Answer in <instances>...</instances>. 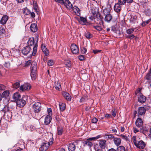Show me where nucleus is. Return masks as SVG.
I'll return each mask as SVG.
<instances>
[{"label": "nucleus", "instance_id": "f257e3e1", "mask_svg": "<svg viewBox=\"0 0 151 151\" xmlns=\"http://www.w3.org/2000/svg\"><path fill=\"white\" fill-rule=\"evenodd\" d=\"M38 40L36 39V41L35 40L33 37H31L29 38L27 42L28 46H32L33 51L32 55H31L34 56L35 55L37 51V42Z\"/></svg>", "mask_w": 151, "mask_h": 151}, {"label": "nucleus", "instance_id": "f03ea898", "mask_svg": "<svg viewBox=\"0 0 151 151\" xmlns=\"http://www.w3.org/2000/svg\"><path fill=\"white\" fill-rule=\"evenodd\" d=\"M48 139L45 141L43 142L41 145L40 150L42 151H46L49 147L51 146L53 143L54 139L53 137L48 138Z\"/></svg>", "mask_w": 151, "mask_h": 151}, {"label": "nucleus", "instance_id": "7ed1b4c3", "mask_svg": "<svg viewBox=\"0 0 151 151\" xmlns=\"http://www.w3.org/2000/svg\"><path fill=\"white\" fill-rule=\"evenodd\" d=\"M102 19L103 17L100 13L94 16V22L96 24H99L100 25L103 24Z\"/></svg>", "mask_w": 151, "mask_h": 151}, {"label": "nucleus", "instance_id": "20e7f679", "mask_svg": "<svg viewBox=\"0 0 151 151\" xmlns=\"http://www.w3.org/2000/svg\"><path fill=\"white\" fill-rule=\"evenodd\" d=\"M32 108L35 113H38L40 112L41 108V103L39 102L35 103L32 105Z\"/></svg>", "mask_w": 151, "mask_h": 151}, {"label": "nucleus", "instance_id": "39448f33", "mask_svg": "<svg viewBox=\"0 0 151 151\" xmlns=\"http://www.w3.org/2000/svg\"><path fill=\"white\" fill-rule=\"evenodd\" d=\"M143 122L142 119L140 118H138L136 120L135 122V124L136 126L138 128H140V132L143 133L144 131L142 130V126L143 125Z\"/></svg>", "mask_w": 151, "mask_h": 151}, {"label": "nucleus", "instance_id": "423d86ee", "mask_svg": "<svg viewBox=\"0 0 151 151\" xmlns=\"http://www.w3.org/2000/svg\"><path fill=\"white\" fill-rule=\"evenodd\" d=\"M70 49L72 53L74 54H77L79 51L78 47L74 44L71 45Z\"/></svg>", "mask_w": 151, "mask_h": 151}, {"label": "nucleus", "instance_id": "0eeeda50", "mask_svg": "<svg viewBox=\"0 0 151 151\" xmlns=\"http://www.w3.org/2000/svg\"><path fill=\"white\" fill-rule=\"evenodd\" d=\"M31 48L29 46H27L24 47L22 50V52L24 55H26L30 53Z\"/></svg>", "mask_w": 151, "mask_h": 151}, {"label": "nucleus", "instance_id": "6e6552de", "mask_svg": "<svg viewBox=\"0 0 151 151\" xmlns=\"http://www.w3.org/2000/svg\"><path fill=\"white\" fill-rule=\"evenodd\" d=\"M31 86L29 83H25L23 85H22L20 87L19 89L20 90L23 91L26 90H29L30 89Z\"/></svg>", "mask_w": 151, "mask_h": 151}, {"label": "nucleus", "instance_id": "1a4fd4ad", "mask_svg": "<svg viewBox=\"0 0 151 151\" xmlns=\"http://www.w3.org/2000/svg\"><path fill=\"white\" fill-rule=\"evenodd\" d=\"M16 103L18 107H22L25 105L26 104V101L23 99H21L16 101Z\"/></svg>", "mask_w": 151, "mask_h": 151}, {"label": "nucleus", "instance_id": "9d476101", "mask_svg": "<svg viewBox=\"0 0 151 151\" xmlns=\"http://www.w3.org/2000/svg\"><path fill=\"white\" fill-rule=\"evenodd\" d=\"M146 99V97L141 93H139L138 95V100L139 102L143 103L145 102Z\"/></svg>", "mask_w": 151, "mask_h": 151}, {"label": "nucleus", "instance_id": "9b49d317", "mask_svg": "<svg viewBox=\"0 0 151 151\" xmlns=\"http://www.w3.org/2000/svg\"><path fill=\"white\" fill-rule=\"evenodd\" d=\"M146 112V109L143 107H139L137 110L138 116H139L140 115L142 116Z\"/></svg>", "mask_w": 151, "mask_h": 151}, {"label": "nucleus", "instance_id": "f8f14e48", "mask_svg": "<svg viewBox=\"0 0 151 151\" xmlns=\"http://www.w3.org/2000/svg\"><path fill=\"white\" fill-rule=\"evenodd\" d=\"M135 146L140 149H143L145 146V144L143 141L140 140L138 141Z\"/></svg>", "mask_w": 151, "mask_h": 151}, {"label": "nucleus", "instance_id": "ddd939ff", "mask_svg": "<svg viewBox=\"0 0 151 151\" xmlns=\"http://www.w3.org/2000/svg\"><path fill=\"white\" fill-rule=\"evenodd\" d=\"M113 141L114 144L116 146H118L121 145V139L120 138L115 137L113 138Z\"/></svg>", "mask_w": 151, "mask_h": 151}, {"label": "nucleus", "instance_id": "4468645a", "mask_svg": "<svg viewBox=\"0 0 151 151\" xmlns=\"http://www.w3.org/2000/svg\"><path fill=\"white\" fill-rule=\"evenodd\" d=\"M51 116L50 115H47L45 118L44 123L46 125L49 124L52 120Z\"/></svg>", "mask_w": 151, "mask_h": 151}, {"label": "nucleus", "instance_id": "2eb2a0df", "mask_svg": "<svg viewBox=\"0 0 151 151\" xmlns=\"http://www.w3.org/2000/svg\"><path fill=\"white\" fill-rule=\"evenodd\" d=\"M62 4H64L66 7L68 9H70L72 7V5L69 0H64V3Z\"/></svg>", "mask_w": 151, "mask_h": 151}, {"label": "nucleus", "instance_id": "dca6fc26", "mask_svg": "<svg viewBox=\"0 0 151 151\" xmlns=\"http://www.w3.org/2000/svg\"><path fill=\"white\" fill-rule=\"evenodd\" d=\"M106 140L102 139L99 141V145L100 147L102 149H104L106 147Z\"/></svg>", "mask_w": 151, "mask_h": 151}, {"label": "nucleus", "instance_id": "f3484780", "mask_svg": "<svg viewBox=\"0 0 151 151\" xmlns=\"http://www.w3.org/2000/svg\"><path fill=\"white\" fill-rule=\"evenodd\" d=\"M121 6L122 5L117 3L114 6V10L115 12L117 13L119 12L121 9Z\"/></svg>", "mask_w": 151, "mask_h": 151}, {"label": "nucleus", "instance_id": "a211bd4d", "mask_svg": "<svg viewBox=\"0 0 151 151\" xmlns=\"http://www.w3.org/2000/svg\"><path fill=\"white\" fill-rule=\"evenodd\" d=\"M78 21L82 25H86L87 23V20L86 18L80 17L78 19Z\"/></svg>", "mask_w": 151, "mask_h": 151}, {"label": "nucleus", "instance_id": "6ab92c4d", "mask_svg": "<svg viewBox=\"0 0 151 151\" xmlns=\"http://www.w3.org/2000/svg\"><path fill=\"white\" fill-rule=\"evenodd\" d=\"M111 9V6L109 5H107L106 7L103 10L104 14H109Z\"/></svg>", "mask_w": 151, "mask_h": 151}, {"label": "nucleus", "instance_id": "aec40b11", "mask_svg": "<svg viewBox=\"0 0 151 151\" xmlns=\"http://www.w3.org/2000/svg\"><path fill=\"white\" fill-rule=\"evenodd\" d=\"M37 69V64L35 62L32 63L31 64L30 69L31 71H36Z\"/></svg>", "mask_w": 151, "mask_h": 151}, {"label": "nucleus", "instance_id": "412c9836", "mask_svg": "<svg viewBox=\"0 0 151 151\" xmlns=\"http://www.w3.org/2000/svg\"><path fill=\"white\" fill-rule=\"evenodd\" d=\"M20 97L21 96L19 93L17 92L15 93H14L12 97V98L13 100V101H16V102L20 99Z\"/></svg>", "mask_w": 151, "mask_h": 151}, {"label": "nucleus", "instance_id": "4be33fe9", "mask_svg": "<svg viewBox=\"0 0 151 151\" xmlns=\"http://www.w3.org/2000/svg\"><path fill=\"white\" fill-rule=\"evenodd\" d=\"M62 95L68 101H71V97L69 93L67 92L64 91L62 93Z\"/></svg>", "mask_w": 151, "mask_h": 151}, {"label": "nucleus", "instance_id": "5701e85b", "mask_svg": "<svg viewBox=\"0 0 151 151\" xmlns=\"http://www.w3.org/2000/svg\"><path fill=\"white\" fill-rule=\"evenodd\" d=\"M42 50L45 55L47 56L49 55V52L46 47V46L44 44H42L41 46Z\"/></svg>", "mask_w": 151, "mask_h": 151}, {"label": "nucleus", "instance_id": "b1692460", "mask_svg": "<svg viewBox=\"0 0 151 151\" xmlns=\"http://www.w3.org/2000/svg\"><path fill=\"white\" fill-rule=\"evenodd\" d=\"M30 29L31 31L34 32L37 31V24L35 23L31 24L30 27Z\"/></svg>", "mask_w": 151, "mask_h": 151}, {"label": "nucleus", "instance_id": "393cba45", "mask_svg": "<svg viewBox=\"0 0 151 151\" xmlns=\"http://www.w3.org/2000/svg\"><path fill=\"white\" fill-rule=\"evenodd\" d=\"M68 149L69 151H74L76 149V145L74 143H71L69 144Z\"/></svg>", "mask_w": 151, "mask_h": 151}, {"label": "nucleus", "instance_id": "a878e982", "mask_svg": "<svg viewBox=\"0 0 151 151\" xmlns=\"http://www.w3.org/2000/svg\"><path fill=\"white\" fill-rule=\"evenodd\" d=\"M103 137L105 139H112L114 137L113 135L109 133H106L103 134Z\"/></svg>", "mask_w": 151, "mask_h": 151}, {"label": "nucleus", "instance_id": "bb28decb", "mask_svg": "<svg viewBox=\"0 0 151 151\" xmlns=\"http://www.w3.org/2000/svg\"><path fill=\"white\" fill-rule=\"evenodd\" d=\"M104 15H105V21L108 22H109L112 19V16L109 14Z\"/></svg>", "mask_w": 151, "mask_h": 151}, {"label": "nucleus", "instance_id": "cd10ccee", "mask_svg": "<svg viewBox=\"0 0 151 151\" xmlns=\"http://www.w3.org/2000/svg\"><path fill=\"white\" fill-rule=\"evenodd\" d=\"M8 19V17L6 16H4L2 17L0 20V23L2 24H5Z\"/></svg>", "mask_w": 151, "mask_h": 151}, {"label": "nucleus", "instance_id": "c85d7f7f", "mask_svg": "<svg viewBox=\"0 0 151 151\" xmlns=\"http://www.w3.org/2000/svg\"><path fill=\"white\" fill-rule=\"evenodd\" d=\"M2 53L3 55L5 57H8L10 55V52L7 49H4L2 50Z\"/></svg>", "mask_w": 151, "mask_h": 151}, {"label": "nucleus", "instance_id": "c756f323", "mask_svg": "<svg viewBox=\"0 0 151 151\" xmlns=\"http://www.w3.org/2000/svg\"><path fill=\"white\" fill-rule=\"evenodd\" d=\"M73 10L78 16L80 15V10L77 6H74L73 7Z\"/></svg>", "mask_w": 151, "mask_h": 151}, {"label": "nucleus", "instance_id": "7c9ffc66", "mask_svg": "<svg viewBox=\"0 0 151 151\" xmlns=\"http://www.w3.org/2000/svg\"><path fill=\"white\" fill-rule=\"evenodd\" d=\"M91 13L93 16L96 15V14L99 13V9L96 8L92 9L91 10Z\"/></svg>", "mask_w": 151, "mask_h": 151}, {"label": "nucleus", "instance_id": "2f4dec72", "mask_svg": "<svg viewBox=\"0 0 151 151\" xmlns=\"http://www.w3.org/2000/svg\"><path fill=\"white\" fill-rule=\"evenodd\" d=\"M83 144H84V146L87 145L90 147L93 146L92 143L89 140H88V139L83 142Z\"/></svg>", "mask_w": 151, "mask_h": 151}, {"label": "nucleus", "instance_id": "473e14b6", "mask_svg": "<svg viewBox=\"0 0 151 151\" xmlns=\"http://www.w3.org/2000/svg\"><path fill=\"white\" fill-rule=\"evenodd\" d=\"M59 106L60 110L62 111H63L65 109V104L64 103H60Z\"/></svg>", "mask_w": 151, "mask_h": 151}, {"label": "nucleus", "instance_id": "72a5a7b5", "mask_svg": "<svg viewBox=\"0 0 151 151\" xmlns=\"http://www.w3.org/2000/svg\"><path fill=\"white\" fill-rule=\"evenodd\" d=\"M9 104H7L5 105L3 109V111L5 114L10 111V109L9 107Z\"/></svg>", "mask_w": 151, "mask_h": 151}, {"label": "nucleus", "instance_id": "f704fd0d", "mask_svg": "<svg viewBox=\"0 0 151 151\" xmlns=\"http://www.w3.org/2000/svg\"><path fill=\"white\" fill-rule=\"evenodd\" d=\"M65 66L69 68H71L72 63L69 60H66L65 62Z\"/></svg>", "mask_w": 151, "mask_h": 151}, {"label": "nucleus", "instance_id": "c9c22d12", "mask_svg": "<svg viewBox=\"0 0 151 151\" xmlns=\"http://www.w3.org/2000/svg\"><path fill=\"white\" fill-rule=\"evenodd\" d=\"M58 134V135H61L63 132V128L62 127H58L57 128Z\"/></svg>", "mask_w": 151, "mask_h": 151}, {"label": "nucleus", "instance_id": "e433bc0d", "mask_svg": "<svg viewBox=\"0 0 151 151\" xmlns=\"http://www.w3.org/2000/svg\"><path fill=\"white\" fill-rule=\"evenodd\" d=\"M30 76L32 80H35L36 78V71H31Z\"/></svg>", "mask_w": 151, "mask_h": 151}, {"label": "nucleus", "instance_id": "4c0bfd02", "mask_svg": "<svg viewBox=\"0 0 151 151\" xmlns=\"http://www.w3.org/2000/svg\"><path fill=\"white\" fill-rule=\"evenodd\" d=\"M22 11L23 13L25 15H28L30 14V11L27 8L22 9Z\"/></svg>", "mask_w": 151, "mask_h": 151}, {"label": "nucleus", "instance_id": "58836bf2", "mask_svg": "<svg viewBox=\"0 0 151 151\" xmlns=\"http://www.w3.org/2000/svg\"><path fill=\"white\" fill-rule=\"evenodd\" d=\"M85 36L88 39H90L93 37L92 35L90 32H87L84 34Z\"/></svg>", "mask_w": 151, "mask_h": 151}, {"label": "nucleus", "instance_id": "ea45409f", "mask_svg": "<svg viewBox=\"0 0 151 151\" xmlns=\"http://www.w3.org/2000/svg\"><path fill=\"white\" fill-rule=\"evenodd\" d=\"M9 94V92L8 90H6L4 91L2 93V96L5 98L8 97Z\"/></svg>", "mask_w": 151, "mask_h": 151}, {"label": "nucleus", "instance_id": "a19ab883", "mask_svg": "<svg viewBox=\"0 0 151 151\" xmlns=\"http://www.w3.org/2000/svg\"><path fill=\"white\" fill-rule=\"evenodd\" d=\"M117 151H126V149L123 146H119L116 149Z\"/></svg>", "mask_w": 151, "mask_h": 151}, {"label": "nucleus", "instance_id": "79ce46f5", "mask_svg": "<svg viewBox=\"0 0 151 151\" xmlns=\"http://www.w3.org/2000/svg\"><path fill=\"white\" fill-rule=\"evenodd\" d=\"M134 28L128 29L126 30V33L129 35H131L134 32Z\"/></svg>", "mask_w": 151, "mask_h": 151}, {"label": "nucleus", "instance_id": "37998d69", "mask_svg": "<svg viewBox=\"0 0 151 151\" xmlns=\"http://www.w3.org/2000/svg\"><path fill=\"white\" fill-rule=\"evenodd\" d=\"M61 85L60 83L58 82L55 83V88L56 90H58L59 91L61 89Z\"/></svg>", "mask_w": 151, "mask_h": 151}, {"label": "nucleus", "instance_id": "c03bdc74", "mask_svg": "<svg viewBox=\"0 0 151 151\" xmlns=\"http://www.w3.org/2000/svg\"><path fill=\"white\" fill-rule=\"evenodd\" d=\"M5 32L4 27L3 26L0 27V36L4 34Z\"/></svg>", "mask_w": 151, "mask_h": 151}, {"label": "nucleus", "instance_id": "a18cd8bd", "mask_svg": "<svg viewBox=\"0 0 151 151\" xmlns=\"http://www.w3.org/2000/svg\"><path fill=\"white\" fill-rule=\"evenodd\" d=\"M20 84L18 82H16L12 85L13 87L15 89H17L20 86Z\"/></svg>", "mask_w": 151, "mask_h": 151}, {"label": "nucleus", "instance_id": "49530a36", "mask_svg": "<svg viewBox=\"0 0 151 151\" xmlns=\"http://www.w3.org/2000/svg\"><path fill=\"white\" fill-rule=\"evenodd\" d=\"M145 78L147 80H150L151 79V74L148 72L145 76Z\"/></svg>", "mask_w": 151, "mask_h": 151}, {"label": "nucleus", "instance_id": "de8ad7c7", "mask_svg": "<svg viewBox=\"0 0 151 151\" xmlns=\"http://www.w3.org/2000/svg\"><path fill=\"white\" fill-rule=\"evenodd\" d=\"M88 100V98L86 96H83L82 97L80 100L81 102H85L86 101Z\"/></svg>", "mask_w": 151, "mask_h": 151}, {"label": "nucleus", "instance_id": "09e8293b", "mask_svg": "<svg viewBox=\"0 0 151 151\" xmlns=\"http://www.w3.org/2000/svg\"><path fill=\"white\" fill-rule=\"evenodd\" d=\"M93 27L96 30L99 31H100L102 30V27L100 26L96 25L95 26H93Z\"/></svg>", "mask_w": 151, "mask_h": 151}, {"label": "nucleus", "instance_id": "8fccbe9b", "mask_svg": "<svg viewBox=\"0 0 151 151\" xmlns=\"http://www.w3.org/2000/svg\"><path fill=\"white\" fill-rule=\"evenodd\" d=\"M126 2V0H118V3L120 4L123 5L125 4Z\"/></svg>", "mask_w": 151, "mask_h": 151}, {"label": "nucleus", "instance_id": "3c124183", "mask_svg": "<svg viewBox=\"0 0 151 151\" xmlns=\"http://www.w3.org/2000/svg\"><path fill=\"white\" fill-rule=\"evenodd\" d=\"M100 135H99L98 136L95 137H91L90 138L88 139V140H89V141H92L93 140H95L99 138L100 137Z\"/></svg>", "mask_w": 151, "mask_h": 151}, {"label": "nucleus", "instance_id": "603ef678", "mask_svg": "<svg viewBox=\"0 0 151 151\" xmlns=\"http://www.w3.org/2000/svg\"><path fill=\"white\" fill-rule=\"evenodd\" d=\"M54 62L52 60H49L47 62V65L50 66H51L53 65Z\"/></svg>", "mask_w": 151, "mask_h": 151}, {"label": "nucleus", "instance_id": "864d4df0", "mask_svg": "<svg viewBox=\"0 0 151 151\" xmlns=\"http://www.w3.org/2000/svg\"><path fill=\"white\" fill-rule=\"evenodd\" d=\"M10 64L9 61L5 62L4 64V65L6 68H8L10 66Z\"/></svg>", "mask_w": 151, "mask_h": 151}, {"label": "nucleus", "instance_id": "5fc2aeb1", "mask_svg": "<svg viewBox=\"0 0 151 151\" xmlns=\"http://www.w3.org/2000/svg\"><path fill=\"white\" fill-rule=\"evenodd\" d=\"M119 137H122V139H124L126 141H127L128 140V138L127 136L126 135H124L123 134H121L120 135H119Z\"/></svg>", "mask_w": 151, "mask_h": 151}, {"label": "nucleus", "instance_id": "6e6d98bb", "mask_svg": "<svg viewBox=\"0 0 151 151\" xmlns=\"http://www.w3.org/2000/svg\"><path fill=\"white\" fill-rule=\"evenodd\" d=\"M81 51L82 53L85 54L87 52V49L85 47H82L81 48Z\"/></svg>", "mask_w": 151, "mask_h": 151}, {"label": "nucleus", "instance_id": "4d7b16f0", "mask_svg": "<svg viewBox=\"0 0 151 151\" xmlns=\"http://www.w3.org/2000/svg\"><path fill=\"white\" fill-rule=\"evenodd\" d=\"M6 88V87L4 85L0 84V91H2L5 90Z\"/></svg>", "mask_w": 151, "mask_h": 151}, {"label": "nucleus", "instance_id": "13d9d810", "mask_svg": "<svg viewBox=\"0 0 151 151\" xmlns=\"http://www.w3.org/2000/svg\"><path fill=\"white\" fill-rule=\"evenodd\" d=\"M132 141L135 145L137 144V142L136 137L135 136H134L132 138Z\"/></svg>", "mask_w": 151, "mask_h": 151}, {"label": "nucleus", "instance_id": "bf43d9fd", "mask_svg": "<svg viewBox=\"0 0 151 151\" xmlns=\"http://www.w3.org/2000/svg\"><path fill=\"white\" fill-rule=\"evenodd\" d=\"M112 115L114 117L116 116V111L115 109H112L111 112Z\"/></svg>", "mask_w": 151, "mask_h": 151}, {"label": "nucleus", "instance_id": "052dcab7", "mask_svg": "<svg viewBox=\"0 0 151 151\" xmlns=\"http://www.w3.org/2000/svg\"><path fill=\"white\" fill-rule=\"evenodd\" d=\"M135 37V36H134V35L133 34L131 35H129L126 36V37L127 38L129 39L130 40L133 39Z\"/></svg>", "mask_w": 151, "mask_h": 151}, {"label": "nucleus", "instance_id": "680f3d73", "mask_svg": "<svg viewBox=\"0 0 151 151\" xmlns=\"http://www.w3.org/2000/svg\"><path fill=\"white\" fill-rule=\"evenodd\" d=\"M79 59L81 61L84 60L85 59V57L83 55H80L78 56Z\"/></svg>", "mask_w": 151, "mask_h": 151}, {"label": "nucleus", "instance_id": "e2e57ef3", "mask_svg": "<svg viewBox=\"0 0 151 151\" xmlns=\"http://www.w3.org/2000/svg\"><path fill=\"white\" fill-rule=\"evenodd\" d=\"M31 63V60H29L26 62L25 64V66H29Z\"/></svg>", "mask_w": 151, "mask_h": 151}, {"label": "nucleus", "instance_id": "0e129e2a", "mask_svg": "<svg viewBox=\"0 0 151 151\" xmlns=\"http://www.w3.org/2000/svg\"><path fill=\"white\" fill-rule=\"evenodd\" d=\"M114 1V0H108V3L107 5H109L110 6L111 4L113 3Z\"/></svg>", "mask_w": 151, "mask_h": 151}, {"label": "nucleus", "instance_id": "69168bd1", "mask_svg": "<svg viewBox=\"0 0 151 151\" xmlns=\"http://www.w3.org/2000/svg\"><path fill=\"white\" fill-rule=\"evenodd\" d=\"M98 121V119L96 117L93 118L92 120V122L93 123H96Z\"/></svg>", "mask_w": 151, "mask_h": 151}, {"label": "nucleus", "instance_id": "338daca9", "mask_svg": "<svg viewBox=\"0 0 151 151\" xmlns=\"http://www.w3.org/2000/svg\"><path fill=\"white\" fill-rule=\"evenodd\" d=\"M134 132L136 133L137 132H140V131L136 127H134L133 128Z\"/></svg>", "mask_w": 151, "mask_h": 151}, {"label": "nucleus", "instance_id": "774afa93", "mask_svg": "<svg viewBox=\"0 0 151 151\" xmlns=\"http://www.w3.org/2000/svg\"><path fill=\"white\" fill-rule=\"evenodd\" d=\"M47 112L49 114L48 115H50L51 116L52 115V111L51 108H49L47 109Z\"/></svg>", "mask_w": 151, "mask_h": 151}]
</instances>
